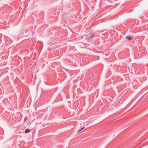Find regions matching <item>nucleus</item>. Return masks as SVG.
<instances>
[{
	"label": "nucleus",
	"mask_w": 148,
	"mask_h": 148,
	"mask_svg": "<svg viewBox=\"0 0 148 148\" xmlns=\"http://www.w3.org/2000/svg\"><path fill=\"white\" fill-rule=\"evenodd\" d=\"M126 38L129 40H131L132 39V38L130 36H127L126 37Z\"/></svg>",
	"instance_id": "nucleus-1"
},
{
	"label": "nucleus",
	"mask_w": 148,
	"mask_h": 148,
	"mask_svg": "<svg viewBox=\"0 0 148 148\" xmlns=\"http://www.w3.org/2000/svg\"><path fill=\"white\" fill-rule=\"evenodd\" d=\"M30 131V130L29 129H27L25 130V133H27Z\"/></svg>",
	"instance_id": "nucleus-2"
},
{
	"label": "nucleus",
	"mask_w": 148,
	"mask_h": 148,
	"mask_svg": "<svg viewBox=\"0 0 148 148\" xmlns=\"http://www.w3.org/2000/svg\"><path fill=\"white\" fill-rule=\"evenodd\" d=\"M94 35H92V36H90V38H89V39H91L92 38L93 36Z\"/></svg>",
	"instance_id": "nucleus-3"
},
{
	"label": "nucleus",
	"mask_w": 148,
	"mask_h": 148,
	"mask_svg": "<svg viewBox=\"0 0 148 148\" xmlns=\"http://www.w3.org/2000/svg\"><path fill=\"white\" fill-rule=\"evenodd\" d=\"M84 127H82V129H81L80 130H79V131H78V132H80V131H81V130H83V129H84Z\"/></svg>",
	"instance_id": "nucleus-4"
},
{
	"label": "nucleus",
	"mask_w": 148,
	"mask_h": 148,
	"mask_svg": "<svg viewBox=\"0 0 148 148\" xmlns=\"http://www.w3.org/2000/svg\"><path fill=\"white\" fill-rule=\"evenodd\" d=\"M27 119V117H25L24 118V120L25 121Z\"/></svg>",
	"instance_id": "nucleus-5"
}]
</instances>
